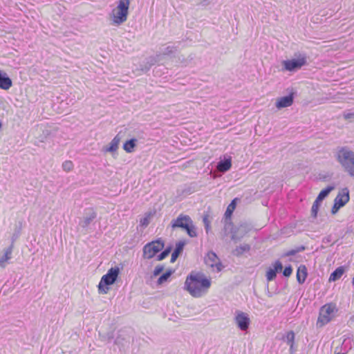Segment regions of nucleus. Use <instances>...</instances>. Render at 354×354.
<instances>
[{
  "label": "nucleus",
  "mask_w": 354,
  "mask_h": 354,
  "mask_svg": "<svg viewBox=\"0 0 354 354\" xmlns=\"http://www.w3.org/2000/svg\"><path fill=\"white\" fill-rule=\"evenodd\" d=\"M232 167L231 158H225L218 162L217 167L220 171L226 172Z\"/></svg>",
  "instance_id": "aec40b11"
},
{
  "label": "nucleus",
  "mask_w": 354,
  "mask_h": 354,
  "mask_svg": "<svg viewBox=\"0 0 354 354\" xmlns=\"http://www.w3.org/2000/svg\"><path fill=\"white\" fill-rule=\"evenodd\" d=\"M321 203L322 201H319L317 199H315V201H314L311 208V217L313 218H317Z\"/></svg>",
  "instance_id": "c85d7f7f"
},
{
  "label": "nucleus",
  "mask_w": 354,
  "mask_h": 354,
  "mask_svg": "<svg viewBox=\"0 0 354 354\" xmlns=\"http://www.w3.org/2000/svg\"><path fill=\"white\" fill-rule=\"evenodd\" d=\"M349 190L347 187H345L338 193L334 203L339 205V207H344L349 201Z\"/></svg>",
  "instance_id": "ddd939ff"
},
{
  "label": "nucleus",
  "mask_w": 354,
  "mask_h": 354,
  "mask_svg": "<svg viewBox=\"0 0 354 354\" xmlns=\"http://www.w3.org/2000/svg\"><path fill=\"white\" fill-rule=\"evenodd\" d=\"M171 227L173 230L180 228L185 230L191 238L198 236L196 227L189 215L180 214L176 219L171 221Z\"/></svg>",
  "instance_id": "7ed1b4c3"
},
{
  "label": "nucleus",
  "mask_w": 354,
  "mask_h": 354,
  "mask_svg": "<svg viewBox=\"0 0 354 354\" xmlns=\"http://www.w3.org/2000/svg\"><path fill=\"white\" fill-rule=\"evenodd\" d=\"M164 268L165 266L163 265H158L156 266L151 277L158 276L163 271Z\"/></svg>",
  "instance_id": "f704fd0d"
},
{
  "label": "nucleus",
  "mask_w": 354,
  "mask_h": 354,
  "mask_svg": "<svg viewBox=\"0 0 354 354\" xmlns=\"http://www.w3.org/2000/svg\"><path fill=\"white\" fill-rule=\"evenodd\" d=\"M138 140L136 138H131L127 140L123 145L124 150L127 153H131L134 151V148L136 146Z\"/></svg>",
  "instance_id": "4be33fe9"
},
{
  "label": "nucleus",
  "mask_w": 354,
  "mask_h": 354,
  "mask_svg": "<svg viewBox=\"0 0 354 354\" xmlns=\"http://www.w3.org/2000/svg\"><path fill=\"white\" fill-rule=\"evenodd\" d=\"M1 127H2V123H1V122L0 121V129L1 128Z\"/></svg>",
  "instance_id": "5fc2aeb1"
},
{
  "label": "nucleus",
  "mask_w": 354,
  "mask_h": 354,
  "mask_svg": "<svg viewBox=\"0 0 354 354\" xmlns=\"http://www.w3.org/2000/svg\"><path fill=\"white\" fill-rule=\"evenodd\" d=\"M21 228H22V222L20 221L19 222V230L17 231L15 230V232L13 233V234L11 237V244L10 245H12V249L14 248L15 242L16 241V240L19 238V236L20 235Z\"/></svg>",
  "instance_id": "7c9ffc66"
},
{
  "label": "nucleus",
  "mask_w": 354,
  "mask_h": 354,
  "mask_svg": "<svg viewBox=\"0 0 354 354\" xmlns=\"http://www.w3.org/2000/svg\"><path fill=\"white\" fill-rule=\"evenodd\" d=\"M171 249H172V247L171 246H169L167 247V248H165L163 251L167 254L169 255V253L171 252Z\"/></svg>",
  "instance_id": "de8ad7c7"
},
{
  "label": "nucleus",
  "mask_w": 354,
  "mask_h": 354,
  "mask_svg": "<svg viewBox=\"0 0 354 354\" xmlns=\"http://www.w3.org/2000/svg\"><path fill=\"white\" fill-rule=\"evenodd\" d=\"M12 245H10L8 248L4 250L3 254H0V267L4 268L8 261L12 258Z\"/></svg>",
  "instance_id": "2eb2a0df"
},
{
  "label": "nucleus",
  "mask_w": 354,
  "mask_h": 354,
  "mask_svg": "<svg viewBox=\"0 0 354 354\" xmlns=\"http://www.w3.org/2000/svg\"><path fill=\"white\" fill-rule=\"evenodd\" d=\"M235 322L241 330H246L250 325V318L248 314L243 312H238L235 317Z\"/></svg>",
  "instance_id": "f8f14e48"
},
{
  "label": "nucleus",
  "mask_w": 354,
  "mask_h": 354,
  "mask_svg": "<svg viewBox=\"0 0 354 354\" xmlns=\"http://www.w3.org/2000/svg\"><path fill=\"white\" fill-rule=\"evenodd\" d=\"M333 312V308L330 306L325 305L322 307L317 320V324L320 323V326H324L330 321V314Z\"/></svg>",
  "instance_id": "9b49d317"
},
{
  "label": "nucleus",
  "mask_w": 354,
  "mask_h": 354,
  "mask_svg": "<svg viewBox=\"0 0 354 354\" xmlns=\"http://www.w3.org/2000/svg\"><path fill=\"white\" fill-rule=\"evenodd\" d=\"M129 339L127 340L124 337H122V335H119L115 340V344L121 345L122 347H124L126 346L127 343H129Z\"/></svg>",
  "instance_id": "473e14b6"
},
{
  "label": "nucleus",
  "mask_w": 354,
  "mask_h": 354,
  "mask_svg": "<svg viewBox=\"0 0 354 354\" xmlns=\"http://www.w3.org/2000/svg\"><path fill=\"white\" fill-rule=\"evenodd\" d=\"M211 286L210 279L201 272H192L186 278L185 289L194 297H201Z\"/></svg>",
  "instance_id": "f257e3e1"
},
{
  "label": "nucleus",
  "mask_w": 354,
  "mask_h": 354,
  "mask_svg": "<svg viewBox=\"0 0 354 354\" xmlns=\"http://www.w3.org/2000/svg\"><path fill=\"white\" fill-rule=\"evenodd\" d=\"M351 322H354V315L351 316L350 317V320H349Z\"/></svg>",
  "instance_id": "3c124183"
},
{
  "label": "nucleus",
  "mask_w": 354,
  "mask_h": 354,
  "mask_svg": "<svg viewBox=\"0 0 354 354\" xmlns=\"http://www.w3.org/2000/svg\"><path fill=\"white\" fill-rule=\"evenodd\" d=\"M113 338V335H111L110 336H109V340H111Z\"/></svg>",
  "instance_id": "603ef678"
},
{
  "label": "nucleus",
  "mask_w": 354,
  "mask_h": 354,
  "mask_svg": "<svg viewBox=\"0 0 354 354\" xmlns=\"http://www.w3.org/2000/svg\"><path fill=\"white\" fill-rule=\"evenodd\" d=\"M294 93H290L288 95L279 98L276 102V107L279 109L288 107L293 104Z\"/></svg>",
  "instance_id": "4468645a"
},
{
  "label": "nucleus",
  "mask_w": 354,
  "mask_h": 354,
  "mask_svg": "<svg viewBox=\"0 0 354 354\" xmlns=\"http://www.w3.org/2000/svg\"><path fill=\"white\" fill-rule=\"evenodd\" d=\"M62 169L66 172L71 171L73 169V163L71 160H66L62 163Z\"/></svg>",
  "instance_id": "2f4dec72"
},
{
  "label": "nucleus",
  "mask_w": 354,
  "mask_h": 354,
  "mask_svg": "<svg viewBox=\"0 0 354 354\" xmlns=\"http://www.w3.org/2000/svg\"><path fill=\"white\" fill-rule=\"evenodd\" d=\"M203 221L204 223V225H205V230L207 232V233L208 232V230L209 229V222L208 221V218L205 216L203 219Z\"/></svg>",
  "instance_id": "ea45409f"
},
{
  "label": "nucleus",
  "mask_w": 354,
  "mask_h": 354,
  "mask_svg": "<svg viewBox=\"0 0 354 354\" xmlns=\"http://www.w3.org/2000/svg\"><path fill=\"white\" fill-rule=\"evenodd\" d=\"M168 255L162 251L160 254L157 256V260L158 261H162L165 259Z\"/></svg>",
  "instance_id": "79ce46f5"
},
{
  "label": "nucleus",
  "mask_w": 354,
  "mask_h": 354,
  "mask_svg": "<svg viewBox=\"0 0 354 354\" xmlns=\"http://www.w3.org/2000/svg\"><path fill=\"white\" fill-rule=\"evenodd\" d=\"M250 226L246 223H241L238 227H235L234 230H232V240L237 241L241 240L249 231Z\"/></svg>",
  "instance_id": "1a4fd4ad"
},
{
  "label": "nucleus",
  "mask_w": 354,
  "mask_h": 354,
  "mask_svg": "<svg viewBox=\"0 0 354 354\" xmlns=\"http://www.w3.org/2000/svg\"><path fill=\"white\" fill-rule=\"evenodd\" d=\"M345 270L343 266L337 268L330 275L329 281H335L341 278Z\"/></svg>",
  "instance_id": "412c9836"
},
{
  "label": "nucleus",
  "mask_w": 354,
  "mask_h": 354,
  "mask_svg": "<svg viewBox=\"0 0 354 354\" xmlns=\"http://www.w3.org/2000/svg\"><path fill=\"white\" fill-rule=\"evenodd\" d=\"M164 248V242L160 240L151 241L146 244L143 248V257L145 259L153 258L158 252Z\"/></svg>",
  "instance_id": "0eeeda50"
},
{
  "label": "nucleus",
  "mask_w": 354,
  "mask_h": 354,
  "mask_svg": "<svg viewBox=\"0 0 354 354\" xmlns=\"http://www.w3.org/2000/svg\"><path fill=\"white\" fill-rule=\"evenodd\" d=\"M306 64V56L305 55L301 54H299L297 58L283 60L282 62V65L283 66V70L290 72L297 71Z\"/></svg>",
  "instance_id": "423d86ee"
},
{
  "label": "nucleus",
  "mask_w": 354,
  "mask_h": 354,
  "mask_svg": "<svg viewBox=\"0 0 354 354\" xmlns=\"http://www.w3.org/2000/svg\"><path fill=\"white\" fill-rule=\"evenodd\" d=\"M19 230V225H17L15 230Z\"/></svg>",
  "instance_id": "864d4df0"
},
{
  "label": "nucleus",
  "mask_w": 354,
  "mask_h": 354,
  "mask_svg": "<svg viewBox=\"0 0 354 354\" xmlns=\"http://www.w3.org/2000/svg\"><path fill=\"white\" fill-rule=\"evenodd\" d=\"M308 272L306 266L301 265L297 272V280L299 284H303L307 277Z\"/></svg>",
  "instance_id": "a211bd4d"
},
{
  "label": "nucleus",
  "mask_w": 354,
  "mask_h": 354,
  "mask_svg": "<svg viewBox=\"0 0 354 354\" xmlns=\"http://www.w3.org/2000/svg\"><path fill=\"white\" fill-rule=\"evenodd\" d=\"M335 157L344 170L354 177V151L347 147H337Z\"/></svg>",
  "instance_id": "f03ea898"
},
{
  "label": "nucleus",
  "mask_w": 354,
  "mask_h": 354,
  "mask_svg": "<svg viewBox=\"0 0 354 354\" xmlns=\"http://www.w3.org/2000/svg\"><path fill=\"white\" fill-rule=\"evenodd\" d=\"M294 340H295V333L292 330H290L287 333L286 336V343L290 345V351L292 352L294 345Z\"/></svg>",
  "instance_id": "cd10ccee"
},
{
  "label": "nucleus",
  "mask_w": 354,
  "mask_h": 354,
  "mask_svg": "<svg viewBox=\"0 0 354 354\" xmlns=\"http://www.w3.org/2000/svg\"><path fill=\"white\" fill-rule=\"evenodd\" d=\"M120 141V138L119 137V135L118 134L114 137V138L109 143V146L104 148V151L106 152H115L118 149V145Z\"/></svg>",
  "instance_id": "6ab92c4d"
},
{
  "label": "nucleus",
  "mask_w": 354,
  "mask_h": 354,
  "mask_svg": "<svg viewBox=\"0 0 354 354\" xmlns=\"http://www.w3.org/2000/svg\"><path fill=\"white\" fill-rule=\"evenodd\" d=\"M177 51V47L174 46H168L160 50L159 53L156 54V57L161 55H170Z\"/></svg>",
  "instance_id": "393cba45"
},
{
  "label": "nucleus",
  "mask_w": 354,
  "mask_h": 354,
  "mask_svg": "<svg viewBox=\"0 0 354 354\" xmlns=\"http://www.w3.org/2000/svg\"><path fill=\"white\" fill-rule=\"evenodd\" d=\"M305 249H306L305 246L301 245V246L297 247L294 250H295V252H296V254H297L298 252H301L304 251Z\"/></svg>",
  "instance_id": "c03bdc74"
},
{
  "label": "nucleus",
  "mask_w": 354,
  "mask_h": 354,
  "mask_svg": "<svg viewBox=\"0 0 354 354\" xmlns=\"http://www.w3.org/2000/svg\"><path fill=\"white\" fill-rule=\"evenodd\" d=\"M149 221L148 217L142 218L140 220V224L143 226H147L149 225Z\"/></svg>",
  "instance_id": "37998d69"
},
{
  "label": "nucleus",
  "mask_w": 354,
  "mask_h": 354,
  "mask_svg": "<svg viewBox=\"0 0 354 354\" xmlns=\"http://www.w3.org/2000/svg\"><path fill=\"white\" fill-rule=\"evenodd\" d=\"M12 85V80L8 74L0 70V88L8 90Z\"/></svg>",
  "instance_id": "dca6fc26"
},
{
  "label": "nucleus",
  "mask_w": 354,
  "mask_h": 354,
  "mask_svg": "<svg viewBox=\"0 0 354 354\" xmlns=\"http://www.w3.org/2000/svg\"><path fill=\"white\" fill-rule=\"evenodd\" d=\"M334 189H335L334 186H332V185L328 186L327 187L322 189L319 192V194H318L316 199L322 202V201L324 200L328 196V194L330 193V192L333 191Z\"/></svg>",
  "instance_id": "a878e982"
},
{
  "label": "nucleus",
  "mask_w": 354,
  "mask_h": 354,
  "mask_svg": "<svg viewBox=\"0 0 354 354\" xmlns=\"http://www.w3.org/2000/svg\"><path fill=\"white\" fill-rule=\"evenodd\" d=\"M171 249H172V247L171 246H169L167 247V248H165L163 251L167 254L169 255V253L171 252Z\"/></svg>",
  "instance_id": "49530a36"
},
{
  "label": "nucleus",
  "mask_w": 354,
  "mask_h": 354,
  "mask_svg": "<svg viewBox=\"0 0 354 354\" xmlns=\"http://www.w3.org/2000/svg\"><path fill=\"white\" fill-rule=\"evenodd\" d=\"M129 0H118L117 7L110 13L113 24L120 26L127 19L129 14Z\"/></svg>",
  "instance_id": "20e7f679"
},
{
  "label": "nucleus",
  "mask_w": 354,
  "mask_h": 354,
  "mask_svg": "<svg viewBox=\"0 0 354 354\" xmlns=\"http://www.w3.org/2000/svg\"><path fill=\"white\" fill-rule=\"evenodd\" d=\"M295 254H296V252H295V250H294V249L290 250H289L288 252H287L286 253V256H287V257H289V256H294V255H295Z\"/></svg>",
  "instance_id": "a18cd8bd"
},
{
  "label": "nucleus",
  "mask_w": 354,
  "mask_h": 354,
  "mask_svg": "<svg viewBox=\"0 0 354 354\" xmlns=\"http://www.w3.org/2000/svg\"><path fill=\"white\" fill-rule=\"evenodd\" d=\"M292 272V268L290 265L288 266H286L284 270H283V275L286 277H289Z\"/></svg>",
  "instance_id": "c9c22d12"
},
{
  "label": "nucleus",
  "mask_w": 354,
  "mask_h": 354,
  "mask_svg": "<svg viewBox=\"0 0 354 354\" xmlns=\"http://www.w3.org/2000/svg\"><path fill=\"white\" fill-rule=\"evenodd\" d=\"M342 207H339V205L334 203V205L331 209V214H335Z\"/></svg>",
  "instance_id": "58836bf2"
},
{
  "label": "nucleus",
  "mask_w": 354,
  "mask_h": 354,
  "mask_svg": "<svg viewBox=\"0 0 354 354\" xmlns=\"http://www.w3.org/2000/svg\"><path fill=\"white\" fill-rule=\"evenodd\" d=\"M277 277V272L272 268H270L266 272V278L268 281L274 280Z\"/></svg>",
  "instance_id": "72a5a7b5"
},
{
  "label": "nucleus",
  "mask_w": 354,
  "mask_h": 354,
  "mask_svg": "<svg viewBox=\"0 0 354 354\" xmlns=\"http://www.w3.org/2000/svg\"><path fill=\"white\" fill-rule=\"evenodd\" d=\"M204 261L207 266L211 268H216L217 272H220L223 268L219 258L213 251H209L207 253L204 257Z\"/></svg>",
  "instance_id": "6e6552de"
},
{
  "label": "nucleus",
  "mask_w": 354,
  "mask_h": 354,
  "mask_svg": "<svg viewBox=\"0 0 354 354\" xmlns=\"http://www.w3.org/2000/svg\"><path fill=\"white\" fill-rule=\"evenodd\" d=\"M283 269V266L281 261H277L274 264L273 270L277 273L281 271Z\"/></svg>",
  "instance_id": "e433bc0d"
},
{
  "label": "nucleus",
  "mask_w": 354,
  "mask_h": 354,
  "mask_svg": "<svg viewBox=\"0 0 354 354\" xmlns=\"http://www.w3.org/2000/svg\"><path fill=\"white\" fill-rule=\"evenodd\" d=\"M151 67V66H149V64H147V63H146L145 65V68H142V70L147 72V71H148L150 69Z\"/></svg>",
  "instance_id": "09e8293b"
},
{
  "label": "nucleus",
  "mask_w": 354,
  "mask_h": 354,
  "mask_svg": "<svg viewBox=\"0 0 354 354\" xmlns=\"http://www.w3.org/2000/svg\"><path fill=\"white\" fill-rule=\"evenodd\" d=\"M157 62V58L155 57H149L147 59V64H149V66H152Z\"/></svg>",
  "instance_id": "4c0bfd02"
},
{
  "label": "nucleus",
  "mask_w": 354,
  "mask_h": 354,
  "mask_svg": "<svg viewBox=\"0 0 354 354\" xmlns=\"http://www.w3.org/2000/svg\"><path fill=\"white\" fill-rule=\"evenodd\" d=\"M186 242L185 241H180L176 243L175 249L171 254V262L174 263L180 256V254L183 252L184 246L185 245Z\"/></svg>",
  "instance_id": "f3484780"
},
{
  "label": "nucleus",
  "mask_w": 354,
  "mask_h": 354,
  "mask_svg": "<svg viewBox=\"0 0 354 354\" xmlns=\"http://www.w3.org/2000/svg\"><path fill=\"white\" fill-rule=\"evenodd\" d=\"M237 201H238V198H235L228 205V206H227V207L226 209V211H225V212L224 214V216H225L227 218V219L229 220V218H230L232 217L233 212H234V210L236 208Z\"/></svg>",
  "instance_id": "5701e85b"
},
{
  "label": "nucleus",
  "mask_w": 354,
  "mask_h": 354,
  "mask_svg": "<svg viewBox=\"0 0 354 354\" xmlns=\"http://www.w3.org/2000/svg\"><path fill=\"white\" fill-rule=\"evenodd\" d=\"M223 223H224V231L227 232V231H230L232 234V230H234L235 227L233 225V223L232 221V217L230 218L227 219L225 216L223 217Z\"/></svg>",
  "instance_id": "bb28decb"
},
{
  "label": "nucleus",
  "mask_w": 354,
  "mask_h": 354,
  "mask_svg": "<svg viewBox=\"0 0 354 354\" xmlns=\"http://www.w3.org/2000/svg\"><path fill=\"white\" fill-rule=\"evenodd\" d=\"M173 272L174 271H172L171 270H169L166 271L165 273H163L162 275H160L157 281L158 285H161L163 283L166 282L168 280V279L171 277V275L173 274Z\"/></svg>",
  "instance_id": "c756f323"
},
{
  "label": "nucleus",
  "mask_w": 354,
  "mask_h": 354,
  "mask_svg": "<svg viewBox=\"0 0 354 354\" xmlns=\"http://www.w3.org/2000/svg\"><path fill=\"white\" fill-rule=\"evenodd\" d=\"M250 250V245L249 244H243L237 246L233 251V254L235 256L239 257L244 252H249Z\"/></svg>",
  "instance_id": "b1692460"
},
{
  "label": "nucleus",
  "mask_w": 354,
  "mask_h": 354,
  "mask_svg": "<svg viewBox=\"0 0 354 354\" xmlns=\"http://www.w3.org/2000/svg\"><path fill=\"white\" fill-rule=\"evenodd\" d=\"M97 213L93 209H88L84 216L80 218L79 226L87 231L89 225L96 218Z\"/></svg>",
  "instance_id": "9d476101"
},
{
  "label": "nucleus",
  "mask_w": 354,
  "mask_h": 354,
  "mask_svg": "<svg viewBox=\"0 0 354 354\" xmlns=\"http://www.w3.org/2000/svg\"><path fill=\"white\" fill-rule=\"evenodd\" d=\"M120 274V269L115 266L110 268L107 273L101 278L98 285V291L100 293L106 294L108 292L110 285L113 284Z\"/></svg>",
  "instance_id": "39448f33"
},
{
  "label": "nucleus",
  "mask_w": 354,
  "mask_h": 354,
  "mask_svg": "<svg viewBox=\"0 0 354 354\" xmlns=\"http://www.w3.org/2000/svg\"><path fill=\"white\" fill-rule=\"evenodd\" d=\"M200 4H201L202 6H206L208 4V2H207V0H203V1H201L200 3Z\"/></svg>",
  "instance_id": "8fccbe9b"
},
{
  "label": "nucleus",
  "mask_w": 354,
  "mask_h": 354,
  "mask_svg": "<svg viewBox=\"0 0 354 354\" xmlns=\"http://www.w3.org/2000/svg\"><path fill=\"white\" fill-rule=\"evenodd\" d=\"M344 118L345 120L354 119V113H344Z\"/></svg>",
  "instance_id": "a19ab883"
}]
</instances>
